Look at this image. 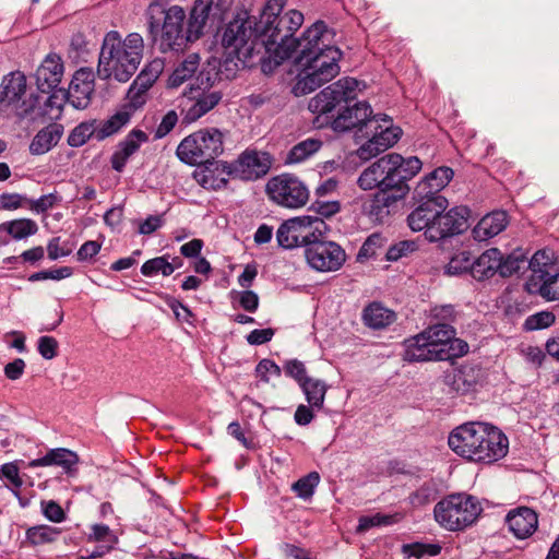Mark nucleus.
<instances>
[{"label": "nucleus", "mask_w": 559, "mask_h": 559, "mask_svg": "<svg viewBox=\"0 0 559 559\" xmlns=\"http://www.w3.org/2000/svg\"><path fill=\"white\" fill-rule=\"evenodd\" d=\"M285 0H269L259 17L247 10L238 11L219 32L225 58L219 64V72L226 78L235 75L240 68L250 67L252 60H275L277 36L286 37L288 31L299 23V15L281 20Z\"/></svg>", "instance_id": "nucleus-1"}, {"label": "nucleus", "mask_w": 559, "mask_h": 559, "mask_svg": "<svg viewBox=\"0 0 559 559\" xmlns=\"http://www.w3.org/2000/svg\"><path fill=\"white\" fill-rule=\"evenodd\" d=\"M336 132L357 130L368 140L362 143L356 154L362 160H369L393 146L401 136V129L392 124L386 115H373L367 102L347 105L332 121Z\"/></svg>", "instance_id": "nucleus-2"}, {"label": "nucleus", "mask_w": 559, "mask_h": 559, "mask_svg": "<svg viewBox=\"0 0 559 559\" xmlns=\"http://www.w3.org/2000/svg\"><path fill=\"white\" fill-rule=\"evenodd\" d=\"M418 205L408 214L407 224L413 231H424L431 242L462 234L468 228L469 210L455 206L445 212L444 197L414 198Z\"/></svg>", "instance_id": "nucleus-3"}, {"label": "nucleus", "mask_w": 559, "mask_h": 559, "mask_svg": "<svg viewBox=\"0 0 559 559\" xmlns=\"http://www.w3.org/2000/svg\"><path fill=\"white\" fill-rule=\"evenodd\" d=\"M144 41L140 34L131 33L124 39L116 31L108 32L102 44L97 75L102 80L127 82L136 72L143 57Z\"/></svg>", "instance_id": "nucleus-4"}, {"label": "nucleus", "mask_w": 559, "mask_h": 559, "mask_svg": "<svg viewBox=\"0 0 559 559\" xmlns=\"http://www.w3.org/2000/svg\"><path fill=\"white\" fill-rule=\"evenodd\" d=\"M293 13L299 15V23L294 26L284 37L277 36L276 50H275V64H280L286 59H294V62L299 66L309 62L311 57H314L330 48H334V32L330 29L322 21H318L308 27L299 38H295L294 34L304 23V14L297 10H288L281 12V20L292 17Z\"/></svg>", "instance_id": "nucleus-5"}, {"label": "nucleus", "mask_w": 559, "mask_h": 559, "mask_svg": "<svg viewBox=\"0 0 559 559\" xmlns=\"http://www.w3.org/2000/svg\"><path fill=\"white\" fill-rule=\"evenodd\" d=\"M148 33L163 52L181 51L190 41L199 39L191 32L190 21L179 5H168L167 0L153 1L146 11Z\"/></svg>", "instance_id": "nucleus-6"}, {"label": "nucleus", "mask_w": 559, "mask_h": 559, "mask_svg": "<svg viewBox=\"0 0 559 559\" xmlns=\"http://www.w3.org/2000/svg\"><path fill=\"white\" fill-rule=\"evenodd\" d=\"M38 97L27 93L26 76L14 71L2 79V117L26 130L38 121Z\"/></svg>", "instance_id": "nucleus-7"}, {"label": "nucleus", "mask_w": 559, "mask_h": 559, "mask_svg": "<svg viewBox=\"0 0 559 559\" xmlns=\"http://www.w3.org/2000/svg\"><path fill=\"white\" fill-rule=\"evenodd\" d=\"M481 511V506L475 497L454 493L439 501L435 506L433 514L441 527L455 532L471 526Z\"/></svg>", "instance_id": "nucleus-8"}, {"label": "nucleus", "mask_w": 559, "mask_h": 559, "mask_svg": "<svg viewBox=\"0 0 559 559\" xmlns=\"http://www.w3.org/2000/svg\"><path fill=\"white\" fill-rule=\"evenodd\" d=\"M341 57V50L334 47L311 57L309 62L299 64L301 71L294 86V93L296 95L309 94L334 79L340 72L338 61Z\"/></svg>", "instance_id": "nucleus-9"}, {"label": "nucleus", "mask_w": 559, "mask_h": 559, "mask_svg": "<svg viewBox=\"0 0 559 559\" xmlns=\"http://www.w3.org/2000/svg\"><path fill=\"white\" fill-rule=\"evenodd\" d=\"M224 151L223 134L217 129L201 130L185 138L177 147V156L189 165L207 163Z\"/></svg>", "instance_id": "nucleus-10"}, {"label": "nucleus", "mask_w": 559, "mask_h": 559, "mask_svg": "<svg viewBox=\"0 0 559 559\" xmlns=\"http://www.w3.org/2000/svg\"><path fill=\"white\" fill-rule=\"evenodd\" d=\"M325 227L319 216H297L285 221L276 231L278 246L284 249H293L305 246L306 248L322 235Z\"/></svg>", "instance_id": "nucleus-11"}, {"label": "nucleus", "mask_w": 559, "mask_h": 559, "mask_svg": "<svg viewBox=\"0 0 559 559\" xmlns=\"http://www.w3.org/2000/svg\"><path fill=\"white\" fill-rule=\"evenodd\" d=\"M265 192L271 201L287 209L302 207L309 200L307 186L290 174H282L269 179Z\"/></svg>", "instance_id": "nucleus-12"}, {"label": "nucleus", "mask_w": 559, "mask_h": 559, "mask_svg": "<svg viewBox=\"0 0 559 559\" xmlns=\"http://www.w3.org/2000/svg\"><path fill=\"white\" fill-rule=\"evenodd\" d=\"M200 83L192 85L187 94L188 102L185 106L183 120L188 123L194 122L218 105L223 95L214 87V81L210 73L201 72L197 79Z\"/></svg>", "instance_id": "nucleus-13"}, {"label": "nucleus", "mask_w": 559, "mask_h": 559, "mask_svg": "<svg viewBox=\"0 0 559 559\" xmlns=\"http://www.w3.org/2000/svg\"><path fill=\"white\" fill-rule=\"evenodd\" d=\"M360 82L354 78H343L329 85L309 100L308 108L318 115H328L343 103L347 104L357 96Z\"/></svg>", "instance_id": "nucleus-14"}, {"label": "nucleus", "mask_w": 559, "mask_h": 559, "mask_svg": "<svg viewBox=\"0 0 559 559\" xmlns=\"http://www.w3.org/2000/svg\"><path fill=\"white\" fill-rule=\"evenodd\" d=\"M318 238L305 249L307 263L318 272L338 271L346 261L344 249L334 241H321Z\"/></svg>", "instance_id": "nucleus-15"}, {"label": "nucleus", "mask_w": 559, "mask_h": 559, "mask_svg": "<svg viewBox=\"0 0 559 559\" xmlns=\"http://www.w3.org/2000/svg\"><path fill=\"white\" fill-rule=\"evenodd\" d=\"M272 163L269 153L247 150L230 165L228 173L241 180H257L269 173Z\"/></svg>", "instance_id": "nucleus-16"}, {"label": "nucleus", "mask_w": 559, "mask_h": 559, "mask_svg": "<svg viewBox=\"0 0 559 559\" xmlns=\"http://www.w3.org/2000/svg\"><path fill=\"white\" fill-rule=\"evenodd\" d=\"M484 436L479 438L481 443L476 444L472 461L492 463L506 456L508 453V438L496 427L483 424Z\"/></svg>", "instance_id": "nucleus-17"}, {"label": "nucleus", "mask_w": 559, "mask_h": 559, "mask_svg": "<svg viewBox=\"0 0 559 559\" xmlns=\"http://www.w3.org/2000/svg\"><path fill=\"white\" fill-rule=\"evenodd\" d=\"M484 423H466L456 427L449 436V447L460 456L472 461L479 438L484 436Z\"/></svg>", "instance_id": "nucleus-18"}, {"label": "nucleus", "mask_w": 559, "mask_h": 559, "mask_svg": "<svg viewBox=\"0 0 559 559\" xmlns=\"http://www.w3.org/2000/svg\"><path fill=\"white\" fill-rule=\"evenodd\" d=\"M225 11L223 0H195L189 17L192 34L201 37L206 24L214 25L221 22Z\"/></svg>", "instance_id": "nucleus-19"}, {"label": "nucleus", "mask_w": 559, "mask_h": 559, "mask_svg": "<svg viewBox=\"0 0 559 559\" xmlns=\"http://www.w3.org/2000/svg\"><path fill=\"white\" fill-rule=\"evenodd\" d=\"M94 87V72L87 68L78 70L66 92L68 103L75 109H85L91 103Z\"/></svg>", "instance_id": "nucleus-20"}, {"label": "nucleus", "mask_w": 559, "mask_h": 559, "mask_svg": "<svg viewBox=\"0 0 559 559\" xmlns=\"http://www.w3.org/2000/svg\"><path fill=\"white\" fill-rule=\"evenodd\" d=\"M63 63L59 55L51 52L46 56L35 73L37 88L49 93L61 82Z\"/></svg>", "instance_id": "nucleus-21"}, {"label": "nucleus", "mask_w": 559, "mask_h": 559, "mask_svg": "<svg viewBox=\"0 0 559 559\" xmlns=\"http://www.w3.org/2000/svg\"><path fill=\"white\" fill-rule=\"evenodd\" d=\"M509 531L519 539L530 537L537 528L538 518L534 510L527 507L515 508L506 518Z\"/></svg>", "instance_id": "nucleus-22"}, {"label": "nucleus", "mask_w": 559, "mask_h": 559, "mask_svg": "<svg viewBox=\"0 0 559 559\" xmlns=\"http://www.w3.org/2000/svg\"><path fill=\"white\" fill-rule=\"evenodd\" d=\"M390 162V158L383 156L367 167L357 179L359 188L362 190L379 188L380 190L392 187V177L388 175L390 174V170H388Z\"/></svg>", "instance_id": "nucleus-23"}, {"label": "nucleus", "mask_w": 559, "mask_h": 559, "mask_svg": "<svg viewBox=\"0 0 559 559\" xmlns=\"http://www.w3.org/2000/svg\"><path fill=\"white\" fill-rule=\"evenodd\" d=\"M404 359L406 361H430L443 360L447 354L442 349H437L433 344L421 333L405 341Z\"/></svg>", "instance_id": "nucleus-24"}, {"label": "nucleus", "mask_w": 559, "mask_h": 559, "mask_svg": "<svg viewBox=\"0 0 559 559\" xmlns=\"http://www.w3.org/2000/svg\"><path fill=\"white\" fill-rule=\"evenodd\" d=\"M450 167H438L418 182L414 190V198L442 197L439 192L449 185L453 178Z\"/></svg>", "instance_id": "nucleus-25"}, {"label": "nucleus", "mask_w": 559, "mask_h": 559, "mask_svg": "<svg viewBox=\"0 0 559 559\" xmlns=\"http://www.w3.org/2000/svg\"><path fill=\"white\" fill-rule=\"evenodd\" d=\"M147 141L148 135L144 131L138 129L130 131L111 156L112 168L116 171H122L128 159Z\"/></svg>", "instance_id": "nucleus-26"}, {"label": "nucleus", "mask_w": 559, "mask_h": 559, "mask_svg": "<svg viewBox=\"0 0 559 559\" xmlns=\"http://www.w3.org/2000/svg\"><path fill=\"white\" fill-rule=\"evenodd\" d=\"M508 215L504 211H495L485 215L473 228V238L476 241H486L506 229Z\"/></svg>", "instance_id": "nucleus-27"}, {"label": "nucleus", "mask_w": 559, "mask_h": 559, "mask_svg": "<svg viewBox=\"0 0 559 559\" xmlns=\"http://www.w3.org/2000/svg\"><path fill=\"white\" fill-rule=\"evenodd\" d=\"M409 192L408 186H394L388 189H380L373 197L371 202V214L383 215L390 214L397 202L402 201Z\"/></svg>", "instance_id": "nucleus-28"}, {"label": "nucleus", "mask_w": 559, "mask_h": 559, "mask_svg": "<svg viewBox=\"0 0 559 559\" xmlns=\"http://www.w3.org/2000/svg\"><path fill=\"white\" fill-rule=\"evenodd\" d=\"M530 294H538L547 300L559 299V272L555 270L543 275H531L525 284Z\"/></svg>", "instance_id": "nucleus-29"}, {"label": "nucleus", "mask_w": 559, "mask_h": 559, "mask_svg": "<svg viewBox=\"0 0 559 559\" xmlns=\"http://www.w3.org/2000/svg\"><path fill=\"white\" fill-rule=\"evenodd\" d=\"M501 262V252L491 248L481 253L472 263V276L475 280L483 281L499 273V265Z\"/></svg>", "instance_id": "nucleus-30"}, {"label": "nucleus", "mask_w": 559, "mask_h": 559, "mask_svg": "<svg viewBox=\"0 0 559 559\" xmlns=\"http://www.w3.org/2000/svg\"><path fill=\"white\" fill-rule=\"evenodd\" d=\"M396 319L394 311L384 307L380 302H371L362 312L365 324L371 329L380 330L392 324Z\"/></svg>", "instance_id": "nucleus-31"}, {"label": "nucleus", "mask_w": 559, "mask_h": 559, "mask_svg": "<svg viewBox=\"0 0 559 559\" xmlns=\"http://www.w3.org/2000/svg\"><path fill=\"white\" fill-rule=\"evenodd\" d=\"M78 455L64 448L52 449L44 456L33 460L29 465L32 467L58 465L66 471H70L78 463Z\"/></svg>", "instance_id": "nucleus-32"}, {"label": "nucleus", "mask_w": 559, "mask_h": 559, "mask_svg": "<svg viewBox=\"0 0 559 559\" xmlns=\"http://www.w3.org/2000/svg\"><path fill=\"white\" fill-rule=\"evenodd\" d=\"M61 131L56 124L41 129L33 139L29 151L34 155H41L50 151L60 140Z\"/></svg>", "instance_id": "nucleus-33"}, {"label": "nucleus", "mask_w": 559, "mask_h": 559, "mask_svg": "<svg viewBox=\"0 0 559 559\" xmlns=\"http://www.w3.org/2000/svg\"><path fill=\"white\" fill-rule=\"evenodd\" d=\"M322 147V141L314 138H308L295 144L286 155V164H300L309 159Z\"/></svg>", "instance_id": "nucleus-34"}, {"label": "nucleus", "mask_w": 559, "mask_h": 559, "mask_svg": "<svg viewBox=\"0 0 559 559\" xmlns=\"http://www.w3.org/2000/svg\"><path fill=\"white\" fill-rule=\"evenodd\" d=\"M91 531L88 539L102 543V545L90 555L92 558L105 555L112 549L118 542L116 534L105 524H94Z\"/></svg>", "instance_id": "nucleus-35"}, {"label": "nucleus", "mask_w": 559, "mask_h": 559, "mask_svg": "<svg viewBox=\"0 0 559 559\" xmlns=\"http://www.w3.org/2000/svg\"><path fill=\"white\" fill-rule=\"evenodd\" d=\"M299 388L311 408L321 409L323 407L325 394L329 389L323 380L310 377L307 381H304Z\"/></svg>", "instance_id": "nucleus-36"}, {"label": "nucleus", "mask_w": 559, "mask_h": 559, "mask_svg": "<svg viewBox=\"0 0 559 559\" xmlns=\"http://www.w3.org/2000/svg\"><path fill=\"white\" fill-rule=\"evenodd\" d=\"M200 66L198 53L188 55L174 70L169 76L168 84L171 87L181 85L185 81L191 79Z\"/></svg>", "instance_id": "nucleus-37"}, {"label": "nucleus", "mask_w": 559, "mask_h": 559, "mask_svg": "<svg viewBox=\"0 0 559 559\" xmlns=\"http://www.w3.org/2000/svg\"><path fill=\"white\" fill-rule=\"evenodd\" d=\"M50 96L46 99L44 108L37 106L39 111L38 120H58L61 117L64 104L68 102L64 90H52Z\"/></svg>", "instance_id": "nucleus-38"}, {"label": "nucleus", "mask_w": 559, "mask_h": 559, "mask_svg": "<svg viewBox=\"0 0 559 559\" xmlns=\"http://www.w3.org/2000/svg\"><path fill=\"white\" fill-rule=\"evenodd\" d=\"M423 334L433 347L444 349L448 341L455 335V330L449 323H436L423 331Z\"/></svg>", "instance_id": "nucleus-39"}, {"label": "nucleus", "mask_w": 559, "mask_h": 559, "mask_svg": "<svg viewBox=\"0 0 559 559\" xmlns=\"http://www.w3.org/2000/svg\"><path fill=\"white\" fill-rule=\"evenodd\" d=\"M129 121L130 114L123 110L116 112L105 121L97 122L98 132L96 133V140L103 141L104 139L117 133Z\"/></svg>", "instance_id": "nucleus-40"}, {"label": "nucleus", "mask_w": 559, "mask_h": 559, "mask_svg": "<svg viewBox=\"0 0 559 559\" xmlns=\"http://www.w3.org/2000/svg\"><path fill=\"white\" fill-rule=\"evenodd\" d=\"M527 258L522 250H515L506 258L501 254L499 274L503 277L511 276L526 269Z\"/></svg>", "instance_id": "nucleus-41"}, {"label": "nucleus", "mask_w": 559, "mask_h": 559, "mask_svg": "<svg viewBox=\"0 0 559 559\" xmlns=\"http://www.w3.org/2000/svg\"><path fill=\"white\" fill-rule=\"evenodd\" d=\"M401 513L382 514L376 513L373 515L361 516L358 521L357 532L364 533L376 526H388L395 524L402 520Z\"/></svg>", "instance_id": "nucleus-42"}, {"label": "nucleus", "mask_w": 559, "mask_h": 559, "mask_svg": "<svg viewBox=\"0 0 559 559\" xmlns=\"http://www.w3.org/2000/svg\"><path fill=\"white\" fill-rule=\"evenodd\" d=\"M555 253L550 249L538 250L528 261L532 275H543L552 272Z\"/></svg>", "instance_id": "nucleus-43"}, {"label": "nucleus", "mask_w": 559, "mask_h": 559, "mask_svg": "<svg viewBox=\"0 0 559 559\" xmlns=\"http://www.w3.org/2000/svg\"><path fill=\"white\" fill-rule=\"evenodd\" d=\"M97 121H86L80 123L78 127L73 129L68 138V143L70 146L79 147L85 144L91 138L96 139Z\"/></svg>", "instance_id": "nucleus-44"}, {"label": "nucleus", "mask_w": 559, "mask_h": 559, "mask_svg": "<svg viewBox=\"0 0 559 559\" xmlns=\"http://www.w3.org/2000/svg\"><path fill=\"white\" fill-rule=\"evenodd\" d=\"M4 228L14 239H24L37 233V224L29 218L14 219L7 224H2Z\"/></svg>", "instance_id": "nucleus-45"}, {"label": "nucleus", "mask_w": 559, "mask_h": 559, "mask_svg": "<svg viewBox=\"0 0 559 559\" xmlns=\"http://www.w3.org/2000/svg\"><path fill=\"white\" fill-rule=\"evenodd\" d=\"M59 534L60 531L56 527L37 525L26 531V538L32 545L38 546L53 542Z\"/></svg>", "instance_id": "nucleus-46"}, {"label": "nucleus", "mask_w": 559, "mask_h": 559, "mask_svg": "<svg viewBox=\"0 0 559 559\" xmlns=\"http://www.w3.org/2000/svg\"><path fill=\"white\" fill-rule=\"evenodd\" d=\"M385 157L391 159V164H389L388 170L392 173L403 166V168L408 171V177H414L421 169L423 166L421 160L416 156L404 158L402 155L397 153H390L386 154Z\"/></svg>", "instance_id": "nucleus-47"}, {"label": "nucleus", "mask_w": 559, "mask_h": 559, "mask_svg": "<svg viewBox=\"0 0 559 559\" xmlns=\"http://www.w3.org/2000/svg\"><path fill=\"white\" fill-rule=\"evenodd\" d=\"M320 476L317 472H311L301 477L292 485V490L301 499H309L312 497L316 487L319 485Z\"/></svg>", "instance_id": "nucleus-48"}, {"label": "nucleus", "mask_w": 559, "mask_h": 559, "mask_svg": "<svg viewBox=\"0 0 559 559\" xmlns=\"http://www.w3.org/2000/svg\"><path fill=\"white\" fill-rule=\"evenodd\" d=\"M141 273L144 276H155L159 273L163 276H169L173 274V267L169 265L167 257L162 255L144 262L141 266Z\"/></svg>", "instance_id": "nucleus-49"}, {"label": "nucleus", "mask_w": 559, "mask_h": 559, "mask_svg": "<svg viewBox=\"0 0 559 559\" xmlns=\"http://www.w3.org/2000/svg\"><path fill=\"white\" fill-rule=\"evenodd\" d=\"M472 255L467 251H461L454 254L445 265V273L449 275H460L469 271L472 273Z\"/></svg>", "instance_id": "nucleus-50"}, {"label": "nucleus", "mask_w": 559, "mask_h": 559, "mask_svg": "<svg viewBox=\"0 0 559 559\" xmlns=\"http://www.w3.org/2000/svg\"><path fill=\"white\" fill-rule=\"evenodd\" d=\"M556 320V317L550 311H540L528 316L524 322V328L527 331H535L549 328Z\"/></svg>", "instance_id": "nucleus-51"}, {"label": "nucleus", "mask_w": 559, "mask_h": 559, "mask_svg": "<svg viewBox=\"0 0 559 559\" xmlns=\"http://www.w3.org/2000/svg\"><path fill=\"white\" fill-rule=\"evenodd\" d=\"M283 369L285 374L293 378L300 386L304 381H307L310 377L307 376V369L302 361L298 359L286 360Z\"/></svg>", "instance_id": "nucleus-52"}, {"label": "nucleus", "mask_w": 559, "mask_h": 559, "mask_svg": "<svg viewBox=\"0 0 559 559\" xmlns=\"http://www.w3.org/2000/svg\"><path fill=\"white\" fill-rule=\"evenodd\" d=\"M383 243L384 238L380 234L370 235L359 249L357 258L361 260L374 257L377 254V250L380 249Z\"/></svg>", "instance_id": "nucleus-53"}, {"label": "nucleus", "mask_w": 559, "mask_h": 559, "mask_svg": "<svg viewBox=\"0 0 559 559\" xmlns=\"http://www.w3.org/2000/svg\"><path fill=\"white\" fill-rule=\"evenodd\" d=\"M197 181L207 190H219L227 185V180L225 178H218L211 170H202L200 173H195L194 175Z\"/></svg>", "instance_id": "nucleus-54"}, {"label": "nucleus", "mask_w": 559, "mask_h": 559, "mask_svg": "<svg viewBox=\"0 0 559 559\" xmlns=\"http://www.w3.org/2000/svg\"><path fill=\"white\" fill-rule=\"evenodd\" d=\"M72 275V269L69 266H62L56 270H45L40 272L33 273L29 276L31 282L44 281V280H53L60 281Z\"/></svg>", "instance_id": "nucleus-55"}, {"label": "nucleus", "mask_w": 559, "mask_h": 559, "mask_svg": "<svg viewBox=\"0 0 559 559\" xmlns=\"http://www.w3.org/2000/svg\"><path fill=\"white\" fill-rule=\"evenodd\" d=\"M257 376L264 382H269L272 377H281L282 369L271 359H262L255 368Z\"/></svg>", "instance_id": "nucleus-56"}, {"label": "nucleus", "mask_w": 559, "mask_h": 559, "mask_svg": "<svg viewBox=\"0 0 559 559\" xmlns=\"http://www.w3.org/2000/svg\"><path fill=\"white\" fill-rule=\"evenodd\" d=\"M442 350L447 354L443 360H450L465 355L468 352V345L465 341L456 338L454 335L453 338L448 341L447 346Z\"/></svg>", "instance_id": "nucleus-57"}, {"label": "nucleus", "mask_w": 559, "mask_h": 559, "mask_svg": "<svg viewBox=\"0 0 559 559\" xmlns=\"http://www.w3.org/2000/svg\"><path fill=\"white\" fill-rule=\"evenodd\" d=\"M58 342L52 336H40L37 342V349L43 358L52 359L57 356Z\"/></svg>", "instance_id": "nucleus-58"}, {"label": "nucleus", "mask_w": 559, "mask_h": 559, "mask_svg": "<svg viewBox=\"0 0 559 559\" xmlns=\"http://www.w3.org/2000/svg\"><path fill=\"white\" fill-rule=\"evenodd\" d=\"M432 319L438 321L437 323H449L454 321L456 312L454 307L451 305L435 306L430 310Z\"/></svg>", "instance_id": "nucleus-59"}, {"label": "nucleus", "mask_w": 559, "mask_h": 559, "mask_svg": "<svg viewBox=\"0 0 559 559\" xmlns=\"http://www.w3.org/2000/svg\"><path fill=\"white\" fill-rule=\"evenodd\" d=\"M41 511L46 519L51 522L60 523L64 520V512L62 508L55 501H43Z\"/></svg>", "instance_id": "nucleus-60"}, {"label": "nucleus", "mask_w": 559, "mask_h": 559, "mask_svg": "<svg viewBox=\"0 0 559 559\" xmlns=\"http://www.w3.org/2000/svg\"><path fill=\"white\" fill-rule=\"evenodd\" d=\"M177 121H178V116H177L176 111H174V110L168 111L163 117L160 123L156 128L155 138L162 139L165 135H167L174 129Z\"/></svg>", "instance_id": "nucleus-61"}, {"label": "nucleus", "mask_w": 559, "mask_h": 559, "mask_svg": "<svg viewBox=\"0 0 559 559\" xmlns=\"http://www.w3.org/2000/svg\"><path fill=\"white\" fill-rule=\"evenodd\" d=\"M414 249V242L401 241L389 248V250L386 251V259L389 261H396L400 258L406 255L408 252H412Z\"/></svg>", "instance_id": "nucleus-62"}, {"label": "nucleus", "mask_w": 559, "mask_h": 559, "mask_svg": "<svg viewBox=\"0 0 559 559\" xmlns=\"http://www.w3.org/2000/svg\"><path fill=\"white\" fill-rule=\"evenodd\" d=\"M274 336V330L271 328L253 330L247 336L246 340L250 345H262L272 340Z\"/></svg>", "instance_id": "nucleus-63"}, {"label": "nucleus", "mask_w": 559, "mask_h": 559, "mask_svg": "<svg viewBox=\"0 0 559 559\" xmlns=\"http://www.w3.org/2000/svg\"><path fill=\"white\" fill-rule=\"evenodd\" d=\"M238 302L248 312H254L259 306V297L252 290H243L238 295Z\"/></svg>", "instance_id": "nucleus-64"}]
</instances>
